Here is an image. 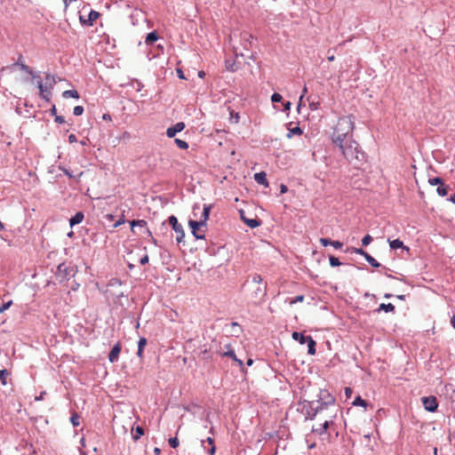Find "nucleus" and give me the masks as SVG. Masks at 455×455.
Segmentation results:
<instances>
[{"instance_id": "864d4df0", "label": "nucleus", "mask_w": 455, "mask_h": 455, "mask_svg": "<svg viewBox=\"0 0 455 455\" xmlns=\"http://www.w3.org/2000/svg\"><path fill=\"white\" fill-rule=\"evenodd\" d=\"M355 252L356 254L362 255V256H363V257H364V256L366 255V253H367V252H366L365 251H363V249H357V248H356V249H355Z\"/></svg>"}, {"instance_id": "72a5a7b5", "label": "nucleus", "mask_w": 455, "mask_h": 455, "mask_svg": "<svg viewBox=\"0 0 455 455\" xmlns=\"http://www.w3.org/2000/svg\"><path fill=\"white\" fill-rule=\"evenodd\" d=\"M9 375V372L7 370H0V380L3 385L6 384V377Z\"/></svg>"}, {"instance_id": "20e7f679", "label": "nucleus", "mask_w": 455, "mask_h": 455, "mask_svg": "<svg viewBox=\"0 0 455 455\" xmlns=\"http://www.w3.org/2000/svg\"><path fill=\"white\" fill-rule=\"evenodd\" d=\"M335 147L339 148L344 157L351 164H357L364 161V153L360 150L359 144L354 139Z\"/></svg>"}, {"instance_id": "c03bdc74", "label": "nucleus", "mask_w": 455, "mask_h": 455, "mask_svg": "<svg viewBox=\"0 0 455 455\" xmlns=\"http://www.w3.org/2000/svg\"><path fill=\"white\" fill-rule=\"evenodd\" d=\"M20 68L22 70H24L25 72L28 73L29 75H31L33 76V75H36L30 68L29 67H28L27 65L25 64H20Z\"/></svg>"}, {"instance_id": "79ce46f5", "label": "nucleus", "mask_w": 455, "mask_h": 455, "mask_svg": "<svg viewBox=\"0 0 455 455\" xmlns=\"http://www.w3.org/2000/svg\"><path fill=\"white\" fill-rule=\"evenodd\" d=\"M283 97L281 94L279 93H274L272 96H271V100L273 102H280L282 100Z\"/></svg>"}, {"instance_id": "473e14b6", "label": "nucleus", "mask_w": 455, "mask_h": 455, "mask_svg": "<svg viewBox=\"0 0 455 455\" xmlns=\"http://www.w3.org/2000/svg\"><path fill=\"white\" fill-rule=\"evenodd\" d=\"M428 182L431 186H436V185L441 186V184L443 183V180L439 177L429 179Z\"/></svg>"}, {"instance_id": "bf43d9fd", "label": "nucleus", "mask_w": 455, "mask_h": 455, "mask_svg": "<svg viewBox=\"0 0 455 455\" xmlns=\"http://www.w3.org/2000/svg\"><path fill=\"white\" fill-rule=\"evenodd\" d=\"M200 210V207H199V204H196L194 206H193V214L195 217L197 216V212L196 211Z\"/></svg>"}, {"instance_id": "39448f33", "label": "nucleus", "mask_w": 455, "mask_h": 455, "mask_svg": "<svg viewBox=\"0 0 455 455\" xmlns=\"http://www.w3.org/2000/svg\"><path fill=\"white\" fill-rule=\"evenodd\" d=\"M212 204H204L199 217V220H189L188 226L192 229V234L196 239H204L206 222L209 220Z\"/></svg>"}, {"instance_id": "3c124183", "label": "nucleus", "mask_w": 455, "mask_h": 455, "mask_svg": "<svg viewBox=\"0 0 455 455\" xmlns=\"http://www.w3.org/2000/svg\"><path fill=\"white\" fill-rule=\"evenodd\" d=\"M148 262V256L146 254L145 256H143L140 259V263L141 265H145Z\"/></svg>"}, {"instance_id": "9d476101", "label": "nucleus", "mask_w": 455, "mask_h": 455, "mask_svg": "<svg viewBox=\"0 0 455 455\" xmlns=\"http://www.w3.org/2000/svg\"><path fill=\"white\" fill-rule=\"evenodd\" d=\"M184 128L185 124L182 122H179L166 130V135L169 138H173L176 135V133L183 131Z\"/></svg>"}, {"instance_id": "f257e3e1", "label": "nucleus", "mask_w": 455, "mask_h": 455, "mask_svg": "<svg viewBox=\"0 0 455 455\" xmlns=\"http://www.w3.org/2000/svg\"><path fill=\"white\" fill-rule=\"evenodd\" d=\"M335 400L330 397L328 401L317 402L315 407L314 403H310V410L307 412V419H318L321 421V428L312 427V432L320 435H323L328 429L329 426L333 423L337 416V410L335 408Z\"/></svg>"}, {"instance_id": "9b49d317", "label": "nucleus", "mask_w": 455, "mask_h": 455, "mask_svg": "<svg viewBox=\"0 0 455 455\" xmlns=\"http://www.w3.org/2000/svg\"><path fill=\"white\" fill-rule=\"evenodd\" d=\"M202 446L210 455L215 454L216 447L212 437H207L205 440H202Z\"/></svg>"}, {"instance_id": "393cba45", "label": "nucleus", "mask_w": 455, "mask_h": 455, "mask_svg": "<svg viewBox=\"0 0 455 455\" xmlns=\"http://www.w3.org/2000/svg\"><path fill=\"white\" fill-rule=\"evenodd\" d=\"M302 132V130L299 126H296L294 128L289 129V132L286 136L288 139H291L293 135H300Z\"/></svg>"}, {"instance_id": "2f4dec72", "label": "nucleus", "mask_w": 455, "mask_h": 455, "mask_svg": "<svg viewBox=\"0 0 455 455\" xmlns=\"http://www.w3.org/2000/svg\"><path fill=\"white\" fill-rule=\"evenodd\" d=\"M329 260H330V265L331 267H339L341 265V262L339 261V259L334 256H330Z\"/></svg>"}, {"instance_id": "5fc2aeb1", "label": "nucleus", "mask_w": 455, "mask_h": 455, "mask_svg": "<svg viewBox=\"0 0 455 455\" xmlns=\"http://www.w3.org/2000/svg\"><path fill=\"white\" fill-rule=\"evenodd\" d=\"M239 115L238 113L233 115V113H231V120H234L235 123H238L239 122Z\"/></svg>"}, {"instance_id": "7c9ffc66", "label": "nucleus", "mask_w": 455, "mask_h": 455, "mask_svg": "<svg viewBox=\"0 0 455 455\" xmlns=\"http://www.w3.org/2000/svg\"><path fill=\"white\" fill-rule=\"evenodd\" d=\"M175 143L176 145L181 148V149H187L188 148V144L187 141L185 140H180V139H175Z\"/></svg>"}, {"instance_id": "a211bd4d", "label": "nucleus", "mask_w": 455, "mask_h": 455, "mask_svg": "<svg viewBox=\"0 0 455 455\" xmlns=\"http://www.w3.org/2000/svg\"><path fill=\"white\" fill-rule=\"evenodd\" d=\"M291 337L294 340L299 341L300 344H304L307 340V336H305L304 334L298 331H294L291 334Z\"/></svg>"}, {"instance_id": "f704fd0d", "label": "nucleus", "mask_w": 455, "mask_h": 455, "mask_svg": "<svg viewBox=\"0 0 455 455\" xmlns=\"http://www.w3.org/2000/svg\"><path fill=\"white\" fill-rule=\"evenodd\" d=\"M70 421L74 427H77L80 424L79 416L76 413H73Z\"/></svg>"}, {"instance_id": "1a4fd4ad", "label": "nucleus", "mask_w": 455, "mask_h": 455, "mask_svg": "<svg viewBox=\"0 0 455 455\" xmlns=\"http://www.w3.org/2000/svg\"><path fill=\"white\" fill-rule=\"evenodd\" d=\"M217 352L222 356H228L232 358L235 362L237 363L239 366H243V362L236 357L235 350L233 348H228V350H221V346H220V349Z\"/></svg>"}, {"instance_id": "6e6d98bb", "label": "nucleus", "mask_w": 455, "mask_h": 455, "mask_svg": "<svg viewBox=\"0 0 455 455\" xmlns=\"http://www.w3.org/2000/svg\"><path fill=\"white\" fill-rule=\"evenodd\" d=\"M202 354L204 355V359H210L211 358V355L209 354V352H208V350L206 348L202 351Z\"/></svg>"}, {"instance_id": "2eb2a0df", "label": "nucleus", "mask_w": 455, "mask_h": 455, "mask_svg": "<svg viewBox=\"0 0 455 455\" xmlns=\"http://www.w3.org/2000/svg\"><path fill=\"white\" fill-rule=\"evenodd\" d=\"M84 220V213L82 212H76L70 220H69V225L71 227L79 224Z\"/></svg>"}, {"instance_id": "bb28decb", "label": "nucleus", "mask_w": 455, "mask_h": 455, "mask_svg": "<svg viewBox=\"0 0 455 455\" xmlns=\"http://www.w3.org/2000/svg\"><path fill=\"white\" fill-rule=\"evenodd\" d=\"M436 192L439 196H445L448 194V187L443 183L437 187Z\"/></svg>"}, {"instance_id": "c85d7f7f", "label": "nucleus", "mask_w": 455, "mask_h": 455, "mask_svg": "<svg viewBox=\"0 0 455 455\" xmlns=\"http://www.w3.org/2000/svg\"><path fill=\"white\" fill-rule=\"evenodd\" d=\"M100 13L96 11H91L89 13V25H92L93 21L99 19Z\"/></svg>"}, {"instance_id": "7ed1b4c3", "label": "nucleus", "mask_w": 455, "mask_h": 455, "mask_svg": "<svg viewBox=\"0 0 455 455\" xmlns=\"http://www.w3.org/2000/svg\"><path fill=\"white\" fill-rule=\"evenodd\" d=\"M248 299L254 305L260 304L267 294V287L262 283L259 275L254 274L251 279L246 280L243 285Z\"/></svg>"}, {"instance_id": "6e6552de", "label": "nucleus", "mask_w": 455, "mask_h": 455, "mask_svg": "<svg viewBox=\"0 0 455 455\" xmlns=\"http://www.w3.org/2000/svg\"><path fill=\"white\" fill-rule=\"evenodd\" d=\"M421 400L425 410L430 412H434L436 411L438 407V403L435 396H424L421 398Z\"/></svg>"}, {"instance_id": "37998d69", "label": "nucleus", "mask_w": 455, "mask_h": 455, "mask_svg": "<svg viewBox=\"0 0 455 455\" xmlns=\"http://www.w3.org/2000/svg\"><path fill=\"white\" fill-rule=\"evenodd\" d=\"M319 242L323 246H328V245H331V240H330L329 238H325V237L320 238Z\"/></svg>"}, {"instance_id": "4be33fe9", "label": "nucleus", "mask_w": 455, "mask_h": 455, "mask_svg": "<svg viewBox=\"0 0 455 455\" xmlns=\"http://www.w3.org/2000/svg\"><path fill=\"white\" fill-rule=\"evenodd\" d=\"M364 259L373 267H379L380 266V264L369 253H366V255L364 256Z\"/></svg>"}, {"instance_id": "6ab92c4d", "label": "nucleus", "mask_w": 455, "mask_h": 455, "mask_svg": "<svg viewBox=\"0 0 455 455\" xmlns=\"http://www.w3.org/2000/svg\"><path fill=\"white\" fill-rule=\"evenodd\" d=\"M241 38L244 42V47L246 48L247 44L250 45L251 44L252 40H253V36L247 32H243V33H241Z\"/></svg>"}, {"instance_id": "b1692460", "label": "nucleus", "mask_w": 455, "mask_h": 455, "mask_svg": "<svg viewBox=\"0 0 455 455\" xmlns=\"http://www.w3.org/2000/svg\"><path fill=\"white\" fill-rule=\"evenodd\" d=\"M388 242H389V245L392 249L395 250V249H399V248H404L403 243L399 239H395L392 241L388 240Z\"/></svg>"}, {"instance_id": "4c0bfd02", "label": "nucleus", "mask_w": 455, "mask_h": 455, "mask_svg": "<svg viewBox=\"0 0 455 455\" xmlns=\"http://www.w3.org/2000/svg\"><path fill=\"white\" fill-rule=\"evenodd\" d=\"M73 113L75 116H81L84 113V108L82 106H76L74 108Z\"/></svg>"}, {"instance_id": "774afa93", "label": "nucleus", "mask_w": 455, "mask_h": 455, "mask_svg": "<svg viewBox=\"0 0 455 455\" xmlns=\"http://www.w3.org/2000/svg\"><path fill=\"white\" fill-rule=\"evenodd\" d=\"M451 323L455 329V315L451 317Z\"/></svg>"}, {"instance_id": "a19ab883", "label": "nucleus", "mask_w": 455, "mask_h": 455, "mask_svg": "<svg viewBox=\"0 0 455 455\" xmlns=\"http://www.w3.org/2000/svg\"><path fill=\"white\" fill-rule=\"evenodd\" d=\"M147 339L146 338H140L138 342V348L144 349L147 345Z\"/></svg>"}, {"instance_id": "dca6fc26", "label": "nucleus", "mask_w": 455, "mask_h": 455, "mask_svg": "<svg viewBox=\"0 0 455 455\" xmlns=\"http://www.w3.org/2000/svg\"><path fill=\"white\" fill-rule=\"evenodd\" d=\"M307 343L308 350L307 353L311 355H314L315 354V341L313 339L311 336H307V340L306 341Z\"/></svg>"}, {"instance_id": "de8ad7c7", "label": "nucleus", "mask_w": 455, "mask_h": 455, "mask_svg": "<svg viewBox=\"0 0 455 455\" xmlns=\"http://www.w3.org/2000/svg\"><path fill=\"white\" fill-rule=\"evenodd\" d=\"M125 222L124 216L122 217L114 224V228H117Z\"/></svg>"}, {"instance_id": "13d9d810", "label": "nucleus", "mask_w": 455, "mask_h": 455, "mask_svg": "<svg viewBox=\"0 0 455 455\" xmlns=\"http://www.w3.org/2000/svg\"><path fill=\"white\" fill-rule=\"evenodd\" d=\"M287 191H288V188H287V186H285L284 184H282V185L280 186V192H281V194H284V193H286Z\"/></svg>"}, {"instance_id": "4d7b16f0", "label": "nucleus", "mask_w": 455, "mask_h": 455, "mask_svg": "<svg viewBox=\"0 0 455 455\" xmlns=\"http://www.w3.org/2000/svg\"><path fill=\"white\" fill-rule=\"evenodd\" d=\"M76 140H76V135H75V134H70V135L68 136V141H69L70 143L76 142Z\"/></svg>"}, {"instance_id": "ddd939ff", "label": "nucleus", "mask_w": 455, "mask_h": 455, "mask_svg": "<svg viewBox=\"0 0 455 455\" xmlns=\"http://www.w3.org/2000/svg\"><path fill=\"white\" fill-rule=\"evenodd\" d=\"M240 213H241V219L243 220V221L248 227H250L251 228H257V227H259L260 225V221L258 220L257 219H248V218H246L244 216L243 211H241Z\"/></svg>"}, {"instance_id": "aec40b11", "label": "nucleus", "mask_w": 455, "mask_h": 455, "mask_svg": "<svg viewBox=\"0 0 455 455\" xmlns=\"http://www.w3.org/2000/svg\"><path fill=\"white\" fill-rule=\"evenodd\" d=\"M385 311L387 313L388 312H394L395 311V306L391 303H387V304H385V303H381L379 307V308L377 309V311Z\"/></svg>"}, {"instance_id": "338daca9", "label": "nucleus", "mask_w": 455, "mask_h": 455, "mask_svg": "<svg viewBox=\"0 0 455 455\" xmlns=\"http://www.w3.org/2000/svg\"><path fill=\"white\" fill-rule=\"evenodd\" d=\"M160 452H161V450H160L159 448L156 447V448L154 449V453H155L156 455H159V454H160Z\"/></svg>"}, {"instance_id": "c9c22d12", "label": "nucleus", "mask_w": 455, "mask_h": 455, "mask_svg": "<svg viewBox=\"0 0 455 455\" xmlns=\"http://www.w3.org/2000/svg\"><path fill=\"white\" fill-rule=\"evenodd\" d=\"M371 241H372V237L370 235H366L362 239V244L363 246H367L371 243Z\"/></svg>"}, {"instance_id": "f3484780", "label": "nucleus", "mask_w": 455, "mask_h": 455, "mask_svg": "<svg viewBox=\"0 0 455 455\" xmlns=\"http://www.w3.org/2000/svg\"><path fill=\"white\" fill-rule=\"evenodd\" d=\"M157 39H158L157 33L156 31H152L148 34V36L145 39V43L148 45H152L156 41H157Z\"/></svg>"}, {"instance_id": "5701e85b", "label": "nucleus", "mask_w": 455, "mask_h": 455, "mask_svg": "<svg viewBox=\"0 0 455 455\" xmlns=\"http://www.w3.org/2000/svg\"><path fill=\"white\" fill-rule=\"evenodd\" d=\"M45 84L47 86L50 87V89H52L53 86L55 85L56 84V81H55V77L54 76L51 75V74H47L46 76H45Z\"/></svg>"}, {"instance_id": "09e8293b", "label": "nucleus", "mask_w": 455, "mask_h": 455, "mask_svg": "<svg viewBox=\"0 0 455 455\" xmlns=\"http://www.w3.org/2000/svg\"><path fill=\"white\" fill-rule=\"evenodd\" d=\"M55 122L58 123V124H64L66 121H65L64 116H55Z\"/></svg>"}, {"instance_id": "a878e982", "label": "nucleus", "mask_w": 455, "mask_h": 455, "mask_svg": "<svg viewBox=\"0 0 455 455\" xmlns=\"http://www.w3.org/2000/svg\"><path fill=\"white\" fill-rule=\"evenodd\" d=\"M352 404L354 406H362L363 408H366L367 407V402L365 400H363L361 396H357L355 397V399L354 400V402L352 403Z\"/></svg>"}, {"instance_id": "e433bc0d", "label": "nucleus", "mask_w": 455, "mask_h": 455, "mask_svg": "<svg viewBox=\"0 0 455 455\" xmlns=\"http://www.w3.org/2000/svg\"><path fill=\"white\" fill-rule=\"evenodd\" d=\"M169 444L172 448H177L179 446V440L177 437H172L169 439Z\"/></svg>"}, {"instance_id": "a18cd8bd", "label": "nucleus", "mask_w": 455, "mask_h": 455, "mask_svg": "<svg viewBox=\"0 0 455 455\" xmlns=\"http://www.w3.org/2000/svg\"><path fill=\"white\" fill-rule=\"evenodd\" d=\"M344 393H345L346 398L348 399L351 397L353 390H352V388L347 387L344 389Z\"/></svg>"}, {"instance_id": "0eeeda50", "label": "nucleus", "mask_w": 455, "mask_h": 455, "mask_svg": "<svg viewBox=\"0 0 455 455\" xmlns=\"http://www.w3.org/2000/svg\"><path fill=\"white\" fill-rule=\"evenodd\" d=\"M168 221H169V224L172 227L173 230L177 233V237H176L177 242L179 243L183 242V239L185 237V233H184L181 224H180L178 222V219L174 215H172L169 217Z\"/></svg>"}, {"instance_id": "0e129e2a", "label": "nucleus", "mask_w": 455, "mask_h": 455, "mask_svg": "<svg viewBox=\"0 0 455 455\" xmlns=\"http://www.w3.org/2000/svg\"><path fill=\"white\" fill-rule=\"evenodd\" d=\"M143 350L144 349L138 348L137 355L140 358L142 357Z\"/></svg>"}, {"instance_id": "4468645a", "label": "nucleus", "mask_w": 455, "mask_h": 455, "mask_svg": "<svg viewBox=\"0 0 455 455\" xmlns=\"http://www.w3.org/2000/svg\"><path fill=\"white\" fill-rule=\"evenodd\" d=\"M120 352H121V346L119 343H117L112 347V349L108 355L109 361L111 363L116 362L118 360Z\"/></svg>"}, {"instance_id": "c756f323", "label": "nucleus", "mask_w": 455, "mask_h": 455, "mask_svg": "<svg viewBox=\"0 0 455 455\" xmlns=\"http://www.w3.org/2000/svg\"><path fill=\"white\" fill-rule=\"evenodd\" d=\"M136 226H139V227H146L147 226V221L144 220H132L131 221V227H132V230L133 231V228L134 227Z\"/></svg>"}, {"instance_id": "680f3d73", "label": "nucleus", "mask_w": 455, "mask_h": 455, "mask_svg": "<svg viewBox=\"0 0 455 455\" xmlns=\"http://www.w3.org/2000/svg\"><path fill=\"white\" fill-rule=\"evenodd\" d=\"M56 112H57L56 107L53 105L52 108H51V114L52 116H57Z\"/></svg>"}, {"instance_id": "412c9836", "label": "nucleus", "mask_w": 455, "mask_h": 455, "mask_svg": "<svg viewBox=\"0 0 455 455\" xmlns=\"http://www.w3.org/2000/svg\"><path fill=\"white\" fill-rule=\"evenodd\" d=\"M62 96L64 98H74V99L79 98V94H78L77 91H76V90L65 91V92H63Z\"/></svg>"}, {"instance_id": "f8f14e48", "label": "nucleus", "mask_w": 455, "mask_h": 455, "mask_svg": "<svg viewBox=\"0 0 455 455\" xmlns=\"http://www.w3.org/2000/svg\"><path fill=\"white\" fill-rule=\"evenodd\" d=\"M254 180L258 184L264 186L265 188H268L269 184L267 179V174L265 172H257L254 174Z\"/></svg>"}, {"instance_id": "49530a36", "label": "nucleus", "mask_w": 455, "mask_h": 455, "mask_svg": "<svg viewBox=\"0 0 455 455\" xmlns=\"http://www.w3.org/2000/svg\"><path fill=\"white\" fill-rule=\"evenodd\" d=\"M331 245H332L335 249H340L343 243L339 241H331Z\"/></svg>"}, {"instance_id": "cd10ccee", "label": "nucleus", "mask_w": 455, "mask_h": 455, "mask_svg": "<svg viewBox=\"0 0 455 455\" xmlns=\"http://www.w3.org/2000/svg\"><path fill=\"white\" fill-rule=\"evenodd\" d=\"M143 435H144V429L141 427L137 426L135 428V434L133 435L132 438L134 441H137Z\"/></svg>"}, {"instance_id": "052dcab7", "label": "nucleus", "mask_w": 455, "mask_h": 455, "mask_svg": "<svg viewBox=\"0 0 455 455\" xmlns=\"http://www.w3.org/2000/svg\"><path fill=\"white\" fill-rule=\"evenodd\" d=\"M228 348H233L230 343L225 344L224 347H221V350H228Z\"/></svg>"}, {"instance_id": "69168bd1", "label": "nucleus", "mask_w": 455, "mask_h": 455, "mask_svg": "<svg viewBox=\"0 0 455 455\" xmlns=\"http://www.w3.org/2000/svg\"><path fill=\"white\" fill-rule=\"evenodd\" d=\"M448 200H449L450 202H451V203L455 204V194H454V195H452V196H451L449 197V199H448Z\"/></svg>"}, {"instance_id": "423d86ee", "label": "nucleus", "mask_w": 455, "mask_h": 455, "mask_svg": "<svg viewBox=\"0 0 455 455\" xmlns=\"http://www.w3.org/2000/svg\"><path fill=\"white\" fill-rule=\"evenodd\" d=\"M33 79L36 80L40 97L49 102L52 98V89H50L46 84H44L42 78L38 75H33Z\"/></svg>"}, {"instance_id": "603ef678", "label": "nucleus", "mask_w": 455, "mask_h": 455, "mask_svg": "<svg viewBox=\"0 0 455 455\" xmlns=\"http://www.w3.org/2000/svg\"><path fill=\"white\" fill-rule=\"evenodd\" d=\"M309 108L312 109V110H316L318 108H319V102H311L309 104Z\"/></svg>"}, {"instance_id": "8fccbe9b", "label": "nucleus", "mask_w": 455, "mask_h": 455, "mask_svg": "<svg viewBox=\"0 0 455 455\" xmlns=\"http://www.w3.org/2000/svg\"><path fill=\"white\" fill-rule=\"evenodd\" d=\"M307 87L305 86V87L303 88L302 94H301V96H300V98H299V105H298V109L300 108V106H301V100H302V98L305 96V94L307 93Z\"/></svg>"}, {"instance_id": "e2e57ef3", "label": "nucleus", "mask_w": 455, "mask_h": 455, "mask_svg": "<svg viewBox=\"0 0 455 455\" xmlns=\"http://www.w3.org/2000/svg\"><path fill=\"white\" fill-rule=\"evenodd\" d=\"M291 105V103L290 101H287V102L284 104V109H285V110L290 109Z\"/></svg>"}, {"instance_id": "ea45409f", "label": "nucleus", "mask_w": 455, "mask_h": 455, "mask_svg": "<svg viewBox=\"0 0 455 455\" xmlns=\"http://www.w3.org/2000/svg\"><path fill=\"white\" fill-rule=\"evenodd\" d=\"M304 299H305V297L303 295H298L290 301V305H293L297 302H302L304 300Z\"/></svg>"}, {"instance_id": "58836bf2", "label": "nucleus", "mask_w": 455, "mask_h": 455, "mask_svg": "<svg viewBox=\"0 0 455 455\" xmlns=\"http://www.w3.org/2000/svg\"><path fill=\"white\" fill-rule=\"evenodd\" d=\"M12 304V300H9L7 301L6 303H4L1 307H0V313H4L5 310H7Z\"/></svg>"}, {"instance_id": "f03ea898", "label": "nucleus", "mask_w": 455, "mask_h": 455, "mask_svg": "<svg viewBox=\"0 0 455 455\" xmlns=\"http://www.w3.org/2000/svg\"><path fill=\"white\" fill-rule=\"evenodd\" d=\"M355 129V117L353 115L340 116L333 127L331 141L336 145H341L345 141L353 139Z\"/></svg>"}]
</instances>
